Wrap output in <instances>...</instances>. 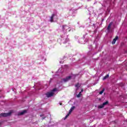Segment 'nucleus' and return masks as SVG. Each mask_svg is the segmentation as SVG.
I'll use <instances>...</instances> for the list:
<instances>
[{"label": "nucleus", "instance_id": "nucleus-19", "mask_svg": "<svg viewBox=\"0 0 127 127\" xmlns=\"http://www.w3.org/2000/svg\"><path fill=\"white\" fill-rule=\"evenodd\" d=\"M83 89H81V92L82 93V92H83Z\"/></svg>", "mask_w": 127, "mask_h": 127}, {"label": "nucleus", "instance_id": "nucleus-14", "mask_svg": "<svg viewBox=\"0 0 127 127\" xmlns=\"http://www.w3.org/2000/svg\"><path fill=\"white\" fill-rule=\"evenodd\" d=\"M56 91H57V88H54L52 92H53V93H54V92H56Z\"/></svg>", "mask_w": 127, "mask_h": 127}, {"label": "nucleus", "instance_id": "nucleus-15", "mask_svg": "<svg viewBox=\"0 0 127 127\" xmlns=\"http://www.w3.org/2000/svg\"><path fill=\"white\" fill-rule=\"evenodd\" d=\"M65 26H66V25H63V26H62V27H63V31H64V30H65V28H64Z\"/></svg>", "mask_w": 127, "mask_h": 127}, {"label": "nucleus", "instance_id": "nucleus-5", "mask_svg": "<svg viewBox=\"0 0 127 127\" xmlns=\"http://www.w3.org/2000/svg\"><path fill=\"white\" fill-rule=\"evenodd\" d=\"M47 98H50V97H52L53 95H54V92H48L46 94Z\"/></svg>", "mask_w": 127, "mask_h": 127}, {"label": "nucleus", "instance_id": "nucleus-10", "mask_svg": "<svg viewBox=\"0 0 127 127\" xmlns=\"http://www.w3.org/2000/svg\"><path fill=\"white\" fill-rule=\"evenodd\" d=\"M109 76L110 75L109 74H107L105 76L103 77V80H106V79H107V78H109Z\"/></svg>", "mask_w": 127, "mask_h": 127}, {"label": "nucleus", "instance_id": "nucleus-12", "mask_svg": "<svg viewBox=\"0 0 127 127\" xmlns=\"http://www.w3.org/2000/svg\"><path fill=\"white\" fill-rule=\"evenodd\" d=\"M81 92H80L79 93V94H78V95H77V96H76V97H77V98H81V95H82V94H81Z\"/></svg>", "mask_w": 127, "mask_h": 127}, {"label": "nucleus", "instance_id": "nucleus-4", "mask_svg": "<svg viewBox=\"0 0 127 127\" xmlns=\"http://www.w3.org/2000/svg\"><path fill=\"white\" fill-rule=\"evenodd\" d=\"M107 105H109V101H107L105 102H104L102 105L98 106V109H103L105 106H107Z\"/></svg>", "mask_w": 127, "mask_h": 127}, {"label": "nucleus", "instance_id": "nucleus-16", "mask_svg": "<svg viewBox=\"0 0 127 127\" xmlns=\"http://www.w3.org/2000/svg\"><path fill=\"white\" fill-rule=\"evenodd\" d=\"M46 118V117H43V118H42V120L43 121V120H45Z\"/></svg>", "mask_w": 127, "mask_h": 127}, {"label": "nucleus", "instance_id": "nucleus-18", "mask_svg": "<svg viewBox=\"0 0 127 127\" xmlns=\"http://www.w3.org/2000/svg\"><path fill=\"white\" fill-rule=\"evenodd\" d=\"M40 117H43L44 115H40Z\"/></svg>", "mask_w": 127, "mask_h": 127}, {"label": "nucleus", "instance_id": "nucleus-9", "mask_svg": "<svg viewBox=\"0 0 127 127\" xmlns=\"http://www.w3.org/2000/svg\"><path fill=\"white\" fill-rule=\"evenodd\" d=\"M118 39H119V37L118 36H116L115 38H114L112 42V44H115Z\"/></svg>", "mask_w": 127, "mask_h": 127}, {"label": "nucleus", "instance_id": "nucleus-8", "mask_svg": "<svg viewBox=\"0 0 127 127\" xmlns=\"http://www.w3.org/2000/svg\"><path fill=\"white\" fill-rule=\"evenodd\" d=\"M113 22H111L109 23V25H108V27L107 28V29L108 32H110V30H111V26H112V25H113Z\"/></svg>", "mask_w": 127, "mask_h": 127}, {"label": "nucleus", "instance_id": "nucleus-6", "mask_svg": "<svg viewBox=\"0 0 127 127\" xmlns=\"http://www.w3.org/2000/svg\"><path fill=\"white\" fill-rule=\"evenodd\" d=\"M55 15H56L55 14H53L52 15V16H51L50 19V21L51 22H54V17L55 16Z\"/></svg>", "mask_w": 127, "mask_h": 127}, {"label": "nucleus", "instance_id": "nucleus-7", "mask_svg": "<svg viewBox=\"0 0 127 127\" xmlns=\"http://www.w3.org/2000/svg\"><path fill=\"white\" fill-rule=\"evenodd\" d=\"M26 112H27V111L25 110H23L22 112H19L18 113V116H22V115H24V114H25V113H26Z\"/></svg>", "mask_w": 127, "mask_h": 127}, {"label": "nucleus", "instance_id": "nucleus-13", "mask_svg": "<svg viewBox=\"0 0 127 127\" xmlns=\"http://www.w3.org/2000/svg\"><path fill=\"white\" fill-rule=\"evenodd\" d=\"M105 91V88H103L102 90H101L99 94L100 95H102V94H103V93H104Z\"/></svg>", "mask_w": 127, "mask_h": 127}, {"label": "nucleus", "instance_id": "nucleus-2", "mask_svg": "<svg viewBox=\"0 0 127 127\" xmlns=\"http://www.w3.org/2000/svg\"><path fill=\"white\" fill-rule=\"evenodd\" d=\"M75 106H72L71 107L68 113L66 115L64 120H66V119H67V118H68V117L70 116V115H71V113H72V112L74 111V109H75Z\"/></svg>", "mask_w": 127, "mask_h": 127}, {"label": "nucleus", "instance_id": "nucleus-17", "mask_svg": "<svg viewBox=\"0 0 127 127\" xmlns=\"http://www.w3.org/2000/svg\"><path fill=\"white\" fill-rule=\"evenodd\" d=\"M60 106H62V103H60Z\"/></svg>", "mask_w": 127, "mask_h": 127}, {"label": "nucleus", "instance_id": "nucleus-3", "mask_svg": "<svg viewBox=\"0 0 127 127\" xmlns=\"http://www.w3.org/2000/svg\"><path fill=\"white\" fill-rule=\"evenodd\" d=\"M71 79H72V76H68L62 79V82H64V83H66V82H68V81H70V80H71Z\"/></svg>", "mask_w": 127, "mask_h": 127}, {"label": "nucleus", "instance_id": "nucleus-1", "mask_svg": "<svg viewBox=\"0 0 127 127\" xmlns=\"http://www.w3.org/2000/svg\"><path fill=\"white\" fill-rule=\"evenodd\" d=\"M11 114H12V112H9L8 113H1L0 114V117H3V118H5L6 117H9L11 115Z\"/></svg>", "mask_w": 127, "mask_h": 127}, {"label": "nucleus", "instance_id": "nucleus-11", "mask_svg": "<svg viewBox=\"0 0 127 127\" xmlns=\"http://www.w3.org/2000/svg\"><path fill=\"white\" fill-rule=\"evenodd\" d=\"M75 86L76 88H80V84L77 83L76 84H75Z\"/></svg>", "mask_w": 127, "mask_h": 127}]
</instances>
